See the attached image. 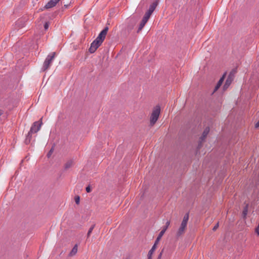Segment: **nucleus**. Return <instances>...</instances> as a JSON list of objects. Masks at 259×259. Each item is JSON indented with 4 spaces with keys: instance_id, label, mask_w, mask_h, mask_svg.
Segmentation results:
<instances>
[{
    "instance_id": "obj_1",
    "label": "nucleus",
    "mask_w": 259,
    "mask_h": 259,
    "mask_svg": "<svg viewBox=\"0 0 259 259\" xmlns=\"http://www.w3.org/2000/svg\"><path fill=\"white\" fill-rule=\"evenodd\" d=\"M108 30V27H105L99 33L98 37L91 44V47L89 49V51L91 53H94L96 50L100 46L104 40Z\"/></svg>"
},
{
    "instance_id": "obj_2",
    "label": "nucleus",
    "mask_w": 259,
    "mask_h": 259,
    "mask_svg": "<svg viewBox=\"0 0 259 259\" xmlns=\"http://www.w3.org/2000/svg\"><path fill=\"white\" fill-rule=\"evenodd\" d=\"M42 122H35L33 123V125L30 128V131L28 133L26 139L25 140V143L26 144H28L29 143L30 141V138L31 137V134L32 133H37L41 127Z\"/></svg>"
},
{
    "instance_id": "obj_3",
    "label": "nucleus",
    "mask_w": 259,
    "mask_h": 259,
    "mask_svg": "<svg viewBox=\"0 0 259 259\" xmlns=\"http://www.w3.org/2000/svg\"><path fill=\"white\" fill-rule=\"evenodd\" d=\"M160 113V108L159 106H156L154 108L150 116V125L153 126L157 121Z\"/></svg>"
},
{
    "instance_id": "obj_4",
    "label": "nucleus",
    "mask_w": 259,
    "mask_h": 259,
    "mask_svg": "<svg viewBox=\"0 0 259 259\" xmlns=\"http://www.w3.org/2000/svg\"><path fill=\"white\" fill-rule=\"evenodd\" d=\"M56 53L55 52L50 54L46 59L42 69L43 71H45L49 68L50 66L52 63L53 59L55 58Z\"/></svg>"
},
{
    "instance_id": "obj_5",
    "label": "nucleus",
    "mask_w": 259,
    "mask_h": 259,
    "mask_svg": "<svg viewBox=\"0 0 259 259\" xmlns=\"http://www.w3.org/2000/svg\"><path fill=\"white\" fill-rule=\"evenodd\" d=\"M187 225L184 224H181V225L177 230L176 232V237L177 238L180 237L181 235H182L185 231V230L187 228Z\"/></svg>"
},
{
    "instance_id": "obj_6",
    "label": "nucleus",
    "mask_w": 259,
    "mask_h": 259,
    "mask_svg": "<svg viewBox=\"0 0 259 259\" xmlns=\"http://www.w3.org/2000/svg\"><path fill=\"white\" fill-rule=\"evenodd\" d=\"M60 0H50L44 7V9H49L55 7Z\"/></svg>"
},
{
    "instance_id": "obj_7",
    "label": "nucleus",
    "mask_w": 259,
    "mask_h": 259,
    "mask_svg": "<svg viewBox=\"0 0 259 259\" xmlns=\"http://www.w3.org/2000/svg\"><path fill=\"white\" fill-rule=\"evenodd\" d=\"M209 132V128L208 127H206L205 128V130H204V131H203V132L202 133V136L200 138V143L198 145V148H200L201 143L205 139V138L206 137V136H207Z\"/></svg>"
},
{
    "instance_id": "obj_8",
    "label": "nucleus",
    "mask_w": 259,
    "mask_h": 259,
    "mask_svg": "<svg viewBox=\"0 0 259 259\" xmlns=\"http://www.w3.org/2000/svg\"><path fill=\"white\" fill-rule=\"evenodd\" d=\"M226 74V73H224V74L223 75V76L220 78V79L218 81L217 85L215 87L214 92L217 91L220 88V87L221 86V85L222 84V83L224 80V79L225 78Z\"/></svg>"
},
{
    "instance_id": "obj_9",
    "label": "nucleus",
    "mask_w": 259,
    "mask_h": 259,
    "mask_svg": "<svg viewBox=\"0 0 259 259\" xmlns=\"http://www.w3.org/2000/svg\"><path fill=\"white\" fill-rule=\"evenodd\" d=\"M232 77L231 76V75H230L227 78L226 82H225V83L223 87L224 88V90H226L227 89L228 87L230 85V84L231 83V82H232Z\"/></svg>"
},
{
    "instance_id": "obj_10",
    "label": "nucleus",
    "mask_w": 259,
    "mask_h": 259,
    "mask_svg": "<svg viewBox=\"0 0 259 259\" xmlns=\"http://www.w3.org/2000/svg\"><path fill=\"white\" fill-rule=\"evenodd\" d=\"M157 5V3L156 2H154L150 6V7L147 11L148 12H150L151 14H152L153 12V11H154V10L155 9Z\"/></svg>"
},
{
    "instance_id": "obj_11",
    "label": "nucleus",
    "mask_w": 259,
    "mask_h": 259,
    "mask_svg": "<svg viewBox=\"0 0 259 259\" xmlns=\"http://www.w3.org/2000/svg\"><path fill=\"white\" fill-rule=\"evenodd\" d=\"M156 248V244H154L151 249L149 250L148 254V259H152V256Z\"/></svg>"
},
{
    "instance_id": "obj_12",
    "label": "nucleus",
    "mask_w": 259,
    "mask_h": 259,
    "mask_svg": "<svg viewBox=\"0 0 259 259\" xmlns=\"http://www.w3.org/2000/svg\"><path fill=\"white\" fill-rule=\"evenodd\" d=\"M73 165V161L72 160H69L67 161L64 165V168L65 169H67Z\"/></svg>"
},
{
    "instance_id": "obj_13",
    "label": "nucleus",
    "mask_w": 259,
    "mask_h": 259,
    "mask_svg": "<svg viewBox=\"0 0 259 259\" xmlns=\"http://www.w3.org/2000/svg\"><path fill=\"white\" fill-rule=\"evenodd\" d=\"M248 204H246L243 208L242 211V217L243 219H245L246 218L247 213H248Z\"/></svg>"
},
{
    "instance_id": "obj_14",
    "label": "nucleus",
    "mask_w": 259,
    "mask_h": 259,
    "mask_svg": "<svg viewBox=\"0 0 259 259\" xmlns=\"http://www.w3.org/2000/svg\"><path fill=\"white\" fill-rule=\"evenodd\" d=\"M77 252V245L75 244L73 248L72 249L71 251L70 252L69 255L70 256H73L76 254V253Z\"/></svg>"
},
{
    "instance_id": "obj_15",
    "label": "nucleus",
    "mask_w": 259,
    "mask_h": 259,
    "mask_svg": "<svg viewBox=\"0 0 259 259\" xmlns=\"http://www.w3.org/2000/svg\"><path fill=\"white\" fill-rule=\"evenodd\" d=\"M189 213H186L183 218V221L181 223L187 225V223H188V222L189 220Z\"/></svg>"
},
{
    "instance_id": "obj_16",
    "label": "nucleus",
    "mask_w": 259,
    "mask_h": 259,
    "mask_svg": "<svg viewBox=\"0 0 259 259\" xmlns=\"http://www.w3.org/2000/svg\"><path fill=\"white\" fill-rule=\"evenodd\" d=\"M165 233H164L163 231H160L159 234H158V237H157L155 241V243L154 244H156V245H157V244L159 242V241H160V240L161 239V237H162V236L163 235V234H164Z\"/></svg>"
},
{
    "instance_id": "obj_17",
    "label": "nucleus",
    "mask_w": 259,
    "mask_h": 259,
    "mask_svg": "<svg viewBox=\"0 0 259 259\" xmlns=\"http://www.w3.org/2000/svg\"><path fill=\"white\" fill-rule=\"evenodd\" d=\"M152 14H151L150 12H148L147 11L146 13L145 14L142 20H145V21H148V19L150 17V16Z\"/></svg>"
},
{
    "instance_id": "obj_18",
    "label": "nucleus",
    "mask_w": 259,
    "mask_h": 259,
    "mask_svg": "<svg viewBox=\"0 0 259 259\" xmlns=\"http://www.w3.org/2000/svg\"><path fill=\"white\" fill-rule=\"evenodd\" d=\"M147 22V21L142 20L138 30V32H140L143 29V28L144 27Z\"/></svg>"
},
{
    "instance_id": "obj_19",
    "label": "nucleus",
    "mask_w": 259,
    "mask_h": 259,
    "mask_svg": "<svg viewBox=\"0 0 259 259\" xmlns=\"http://www.w3.org/2000/svg\"><path fill=\"white\" fill-rule=\"evenodd\" d=\"M169 224H170V222L167 221L166 223L165 226L163 228L161 231H163L164 233H165V231H166V230L167 229L168 226H169Z\"/></svg>"
},
{
    "instance_id": "obj_20",
    "label": "nucleus",
    "mask_w": 259,
    "mask_h": 259,
    "mask_svg": "<svg viewBox=\"0 0 259 259\" xmlns=\"http://www.w3.org/2000/svg\"><path fill=\"white\" fill-rule=\"evenodd\" d=\"M95 226V225H92L91 227V228H90V229L89 230L88 232V234H87L88 237H89L90 236V235L92 233V231H93Z\"/></svg>"
},
{
    "instance_id": "obj_21",
    "label": "nucleus",
    "mask_w": 259,
    "mask_h": 259,
    "mask_svg": "<svg viewBox=\"0 0 259 259\" xmlns=\"http://www.w3.org/2000/svg\"><path fill=\"white\" fill-rule=\"evenodd\" d=\"M74 200H75V203L77 204H78L79 203V202H80V198L79 197L78 195L76 196V197H75L74 198Z\"/></svg>"
},
{
    "instance_id": "obj_22",
    "label": "nucleus",
    "mask_w": 259,
    "mask_h": 259,
    "mask_svg": "<svg viewBox=\"0 0 259 259\" xmlns=\"http://www.w3.org/2000/svg\"><path fill=\"white\" fill-rule=\"evenodd\" d=\"M53 149L52 148L50 150V151L48 152V153L47 154V156H48V158H49L51 156V155L53 153Z\"/></svg>"
},
{
    "instance_id": "obj_23",
    "label": "nucleus",
    "mask_w": 259,
    "mask_h": 259,
    "mask_svg": "<svg viewBox=\"0 0 259 259\" xmlns=\"http://www.w3.org/2000/svg\"><path fill=\"white\" fill-rule=\"evenodd\" d=\"M219 223H218L213 228L212 230L213 231H215L219 227Z\"/></svg>"
},
{
    "instance_id": "obj_24",
    "label": "nucleus",
    "mask_w": 259,
    "mask_h": 259,
    "mask_svg": "<svg viewBox=\"0 0 259 259\" xmlns=\"http://www.w3.org/2000/svg\"><path fill=\"white\" fill-rule=\"evenodd\" d=\"M44 27H45V29L46 30H47L48 28V27H49V23L48 22H46L45 24Z\"/></svg>"
},
{
    "instance_id": "obj_25",
    "label": "nucleus",
    "mask_w": 259,
    "mask_h": 259,
    "mask_svg": "<svg viewBox=\"0 0 259 259\" xmlns=\"http://www.w3.org/2000/svg\"><path fill=\"white\" fill-rule=\"evenodd\" d=\"M86 191L87 193H90L91 192V188L90 186H88L87 188H86Z\"/></svg>"
},
{
    "instance_id": "obj_26",
    "label": "nucleus",
    "mask_w": 259,
    "mask_h": 259,
    "mask_svg": "<svg viewBox=\"0 0 259 259\" xmlns=\"http://www.w3.org/2000/svg\"><path fill=\"white\" fill-rule=\"evenodd\" d=\"M255 127L258 128L259 127V120L257 121V122L255 124Z\"/></svg>"
},
{
    "instance_id": "obj_27",
    "label": "nucleus",
    "mask_w": 259,
    "mask_h": 259,
    "mask_svg": "<svg viewBox=\"0 0 259 259\" xmlns=\"http://www.w3.org/2000/svg\"><path fill=\"white\" fill-rule=\"evenodd\" d=\"M161 255H162V253H160V254H159V256H158V259H160L161 256Z\"/></svg>"
},
{
    "instance_id": "obj_28",
    "label": "nucleus",
    "mask_w": 259,
    "mask_h": 259,
    "mask_svg": "<svg viewBox=\"0 0 259 259\" xmlns=\"http://www.w3.org/2000/svg\"><path fill=\"white\" fill-rule=\"evenodd\" d=\"M2 114V112L0 111V116Z\"/></svg>"
}]
</instances>
